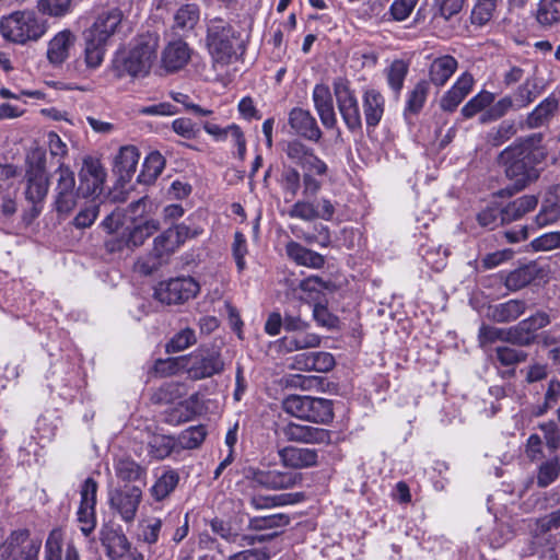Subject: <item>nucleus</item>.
I'll list each match as a JSON object with an SVG mask.
<instances>
[{
    "instance_id": "obj_8",
    "label": "nucleus",
    "mask_w": 560,
    "mask_h": 560,
    "mask_svg": "<svg viewBox=\"0 0 560 560\" xmlns=\"http://www.w3.org/2000/svg\"><path fill=\"white\" fill-rule=\"evenodd\" d=\"M185 358L187 360L186 374L190 380L209 378L224 371V361L220 351L215 348L199 347Z\"/></svg>"
},
{
    "instance_id": "obj_22",
    "label": "nucleus",
    "mask_w": 560,
    "mask_h": 560,
    "mask_svg": "<svg viewBox=\"0 0 560 560\" xmlns=\"http://www.w3.org/2000/svg\"><path fill=\"white\" fill-rule=\"evenodd\" d=\"M77 42L75 34L70 30H62L58 32L49 42L47 46V59L54 66L62 65L71 54Z\"/></svg>"
},
{
    "instance_id": "obj_19",
    "label": "nucleus",
    "mask_w": 560,
    "mask_h": 560,
    "mask_svg": "<svg viewBox=\"0 0 560 560\" xmlns=\"http://www.w3.org/2000/svg\"><path fill=\"white\" fill-rule=\"evenodd\" d=\"M312 98L323 126L327 129L336 128L337 116L329 86L323 83L316 84L313 89Z\"/></svg>"
},
{
    "instance_id": "obj_20",
    "label": "nucleus",
    "mask_w": 560,
    "mask_h": 560,
    "mask_svg": "<svg viewBox=\"0 0 560 560\" xmlns=\"http://www.w3.org/2000/svg\"><path fill=\"white\" fill-rule=\"evenodd\" d=\"M278 456L284 467L296 469L311 468L318 463V453L314 448L284 446L278 450Z\"/></svg>"
},
{
    "instance_id": "obj_34",
    "label": "nucleus",
    "mask_w": 560,
    "mask_h": 560,
    "mask_svg": "<svg viewBox=\"0 0 560 560\" xmlns=\"http://www.w3.org/2000/svg\"><path fill=\"white\" fill-rule=\"evenodd\" d=\"M116 477L124 482H135L147 476V469L129 457H122L115 462Z\"/></svg>"
},
{
    "instance_id": "obj_37",
    "label": "nucleus",
    "mask_w": 560,
    "mask_h": 560,
    "mask_svg": "<svg viewBox=\"0 0 560 560\" xmlns=\"http://www.w3.org/2000/svg\"><path fill=\"white\" fill-rule=\"evenodd\" d=\"M536 20L542 27L560 24V0H539Z\"/></svg>"
},
{
    "instance_id": "obj_44",
    "label": "nucleus",
    "mask_w": 560,
    "mask_h": 560,
    "mask_svg": "<svg viewBox=\"0 0 560 560\" xmlns=\"http://www.w3.org/2000/svg\"><path fill=\"white\" fill-rule=\"evenodd\" d=\"M560 476V460L555 456L546 462H542L537 471V486L546 488L553 483Z\"/></svg>"
},
{
    "instance_id": "obj_9",
    "label": "nucleus",
    "mask_w": 560,
    "mask_h": 560,
    "mask_svg": "<svg viewBox=\"0 0 560 560\" xmlns=\"http://www.w3.org/2000/svg\"><path fill=\"white\" fill-rule=\"evenodd\" d=\"M42 540L28 529L13 530L0 547L1 560H39Z\"/></svg>"
},
{
    "instance_id": "obj_27",
    "label": "nucleus",
    "mask_w": 560,
    "mask_h": 560,
    "mask_svg": "<svg viewBox=\"0 0 560 560\" xmlns=\"http://www.w3.org/2000/svg\"><path fill=\"white\" fill-rule=\"evenodd\" d=\"M305 500L303 492L282 493L277 495H253L249 504L255 510L271 509L276 506L293 505Z\"/></svg>"
},
{
    "instance_id": "obj_46",
    "label": "nucleus",
    "mask_w": 560,
    "mask_h": 560,
    "mask_svg": "<svg viewBox=\"0 0 560 560\" xmlns=\"http://www.w3.org/2000/svg\"><path fill=\"white\" fill-rule=\"evenodd\" d=\"M557 108L555 100H545L527 116L526 122L529 128L542 126Z\"/></svg>"
},
{
    "instance_id": "obj_47",
    "label": "nucleus",
    "mask_w": 560,
    "mask_h": 560,
    "mask_svg": "<svg viewBox=\"0 0 560 560\" xmlns=\"http://www.w3.org/2000/svg\"><path fill=\"white\" fill-rule=\"evenodd\" d=\"M408 73V66L402 60H395L392 62L386 71V80L388 86L393 90L396 95H399L406 75Z\"/></svg>"
},
{
    "instance_id": "obj_57",
    "label": "nucleus",
    "mask_w": 560,
    "mask_h": 560,
    "mask_svg": "<svg viewBox=\"0 0 560 560\" xmlns=\"http://www.w3.org/2000/svg\"><path fill=\"white\" fill-rule=\"evenodd\" d=\"M62 532L60 529H52L45 542L44 559L45 560H61L62 559Z\"/></svg>"
},
{
    "instance_id": "obj_45",
    "label": "nucleus",
    "mask_w": 560,
    "mask_h": 560,
    "mask_svg": "<svg viewBox=\"0 0 560 560\" xmlns=\"http://www.w3.org/2000/svg\"><path fill=\"white\" fill-rule=\"evenodd\" d=\"M510 343L518 347H527L534 343L536 336L525 319L508 328Z\"/></svg>"
},
{
    "instance_id": "obj_63",
    "label": "nucleus",
    "mask_w": 560,
    "mask_h": 560,
    "mask_svg": "<svg viewBox=\"0 0 560 560\" xmlns=\"http://www.w3.org/2000/svg\"><path fill=\"white\" fill-rule=\"evenodd\" d=\"M284 152L292 162L302 167L308 158V154L313 152V149L308 148L300 140H292L288 142Z\"/></svg>"
},
{
    "instance_id": "obj_49",
    "label": "nucleus",
    "mask_w": 560,
    "mask_h": 560,
    "mask_svg": "<svg viewBox=\"0 0 560 560\" xmlns=\"http://www.w3.org/2000/svg\"><path fill=\"white\" fill-rule=\"evenodd\" d=\"M175 447V441L172 436L154 435L149 442V455L158 460H162L171 455Z\"/></svg>"
},
{
    "instance_id": "obj_60",
    "label": "nucleus",
    "mask_w": 560,
    "mask_h": 560,
    "mask_svg": "<svg viewBox=\"0 0 560 560\" xmlns=\"http://www.w3.org/2000/svg\"><path fill=\"white\" fill-rule=\"evenodd\" d=\"M173 236L174 233L172 232V229H168L154 238L153 253L155 256L162 258L164 255H168L179 247L177 241Z\"/></svg>"
},
{
    "instance_id": "obj_58",
    "label": "nucleus",
    "mask_w": 560,
    "mask_h": 560,
    "mask_svg": "<svg viewBox=\"0 0 560 560\" xmlns=\"http://www.w3.org/2000/svg\"><path fill=\"white\" fill-rule=\"evenodd\" d=\"M207 431L203 425L190 427L183 431L179 435V444L183 448L192 450L201 445Z\"/></svg>"
},
{
    "instance_id": "obj_21",
    "label": "nucleus",
    "mask_w": 560,
    "mask_h": 560,
    "mask_svg": "<svg viewBox=\"0 0 560 560\" xmlns=\"http://www.w3.org/2000/svg\"><path fill=\"white\" fill-rule=\"evenodd\" d=\"M191 48L182 38L170 42L161 55L162 67L167 72H176L183 69L191 58Z\"/></svg>"
},
{
    "instance_id": "obj_14",
    "label": "nucleus",
    "mask_w": 560,
    "mask_h": 560,
    "mask_svg": "<svg viewBox=\"0 0 560 560\" xmlns=\"http://www.w3.org/2000/svg\"><path fill=\"white\" fill-rule=\"evenodd\" d=\"M26 199L32 202L31 218L38 217L43 210V201L48 192V177L43 166L38 165L27 171Z\"/></svg>"
},
{
    "instance_id": "obj_16",
    "label": "nucleus",
    "mask_w": 560,
    "mask_h": 560,
    "mask_svg": "<svg viewBox=\"0 0 560 560\" xmlns=\"http://www.w3.org/2000/svg\"><path fill=\"white\" fill-rule=\"evenodd\" d=\"M281 433L287 441L305 444H328L331 439L326 429L294 422L283 425Z\"/></svg>"
},
{
    "instance_id": "obj_6",
    "label": "nucleus",
    "mask_w": 560,
    "mask_h": 560,
    "mask_svg": "<svg viewBox=\"0 0 560 560\" xmlns=\"http://www.w3.org/2000/svg\"><path fill=\"white\" fill-rule=\"evenodd\" d=\"M108 506L114 516L126 525L136 521L143 492L138 486H120L108 490Z\"/></svg>"
},
{
    "instance_id": "obj_28",
    "label": "nucleus",
    "mask_w": 560,
    "mask_h": 560,
    "mask_svg": "<svg viewBox=\"0 0 560 560\" xmlns=\"http://www.w3.org/2000/svg\"><path fill=\"white\" fill-rule=\"evenodd\" d=\"M200 20V8L196 3L182 4L174 13L172 28L183 34L191 32Z\"/></svg>"
},
{
    "instance_id": "obj_7",
    "label": "nucleus",
    "mask_w": 560,
    "mask_h": 560,
    "mask_svg": "<svg viewBox=\"0 0 560 560\" xmlns=\"http://www.w3.org/2000/svg\"><path fill=\"white\" fill-rule=\"evenodd\" d=\"M334 95L336 97L337 107L346 127L351 132L362 130V117L360 113L359 102L351 82L343 77H338L332 82Z\"/></svg>"
},
{
    "instance_id": "obj_43",
    "label": "nucleus",
    "mask_w": 560,
    "mask_h": 560,
    "mask_svg": "<svg viewBox=\"0 0 560 560\" xmlns=\"http://www.w3.org/2000/svg\"><path fill=\"white\" fill-rule=\"evenodd\" d=\"M516 132L517 128L515 121L505 119L489 130L486 140L492 147H500L509 141Z\"/></svg>"
},
{
    "instance_id": "obj_3",
    "label": "nucleus",
    "mask_w": 560,
    "mask_h": 560,
    "mask_svg": "<svg viewBox=\"0 0 560 560\" xmlns=\"http://www.w3.org/2000/svg\"><path fill=\"white\" fill-rule=\"evenodd\" d=\"M159 38L147 34L140 36L129 50L118 51L113 60V69L118 78H144L150 73L156 59Z\"/></svg>"
},
{
    "instance_id": "obj_42",
    "label": "nucleus",
    "mask_w": 560,
    "mask_h": 560,
    "mask_svg": "<svg viewBox=\"0 0 560 560\" xmlns=\"http://www.w3.org/2000/svg\"><path fill=\"white\" fill-rule=\"evenodd\" d=\"M197 335L195 329L185 327L174 334V336L165 345V351L167 353L182 352L197 343Z\"/></svg>"
},
{
    "instance_id": "obj_17",
    "label": "nucleus",
    "mask_w": 560,
    "mask_h": 560,
    "mask_svg": "<svg viewBox=\"0 0 560 560\" xmlns=\"http://www.w3.org/2000/svg\"><path fill=\"white\" fill-rule=\"evenodd\" d=\"M288 122L294 135L308 141L318 142L323 132L310 110L294 107L290 110Z\"/></svg>"
},
{
    "instance_id": "obj_50",
    "label": "nucleus",
    "mask_w": 560,
    "mask_h": 560,
    "mask_svg": "<svg viewBox=\"0 0 560 560\" xmlns=\"http://www.w3.org/2000/svg\"><path fill=\"white\" fill-rule=\"evenodd\" d=\"M72 0H38L37 10L44 15L62 18L71 12Z\"/></svg>"
},
{
    "instance_id": "obj_54",
    "label": "nucleus",
    "mask_w": 560,
    "mask_h": 560,
    "mask_svg": "<svg viewBox=\"0 0 560 560\" xmlns=\"http://www.w3.org/2000/svg\"><path fill=\"white\" fill-rule=\"evenodd\" d=\"M527 352L511 348L508 346H499L495 348V359L503 366H515L527 360Z\"/></svg>"
},
{
    "instance_id": "obj_51",
    "label": "nucleus",
    "mask_w": 560,
    "mask_h": 560,
    "mask_svg": "<svg viewBox=\"0 0 560 560\" xmlns=\"http://www.w3.org/2000/svg\"><path fill=\"white\" fill-rule=\"evenodd\" d=\"M290 517L287 514L278 513L268 516L249 518L248 527L254 530H264L289 525Z\"/></svg>"
},
{
    "instance_id": "obj_33",
    "label": "nucleus",
    "mask_w": 560,
    "mask_h": 560,
    "mask_svg": "<svg viewBox=\"0 0 560 560\" xmlns=\"http://www.w3.org/2000/svg\"><path fill=\"white\" fill-rule=\"evenodd\" d=\"M278 183L283 194L284 201L292 202L296 198L302 185L301 174L296 168L285 166L281 171Z\"/></svg>"
},
{
    "instance_id": "obj_62",
    "label": "nucleus",
    "mask_w": 560,
    "mask_h": 560,
    "mask_svg": "<svg viewBox=\"0 0 560 560\" xmlns=\"http://www.w3.org/2000/svg\"><path fill=\"white\" fill-rule=\"evenodd\" d=\"M308 399L310 396L290 395L282 402L283 410L293 417L304 420Z\"/></svg>"
},
{
    "instance_id": "obj_55",
    "label": "nucleus",
    "mask_w": 560,
    "mask_h": 560,
    "mask_svg": "<svg viewBox=\"0 0 560 560\" xmlns=\"http://www.w3.org/2000/svg\"><path fill=\"white\" fill-rule=\"evenodd\" d=\"M534 280V273L529 267L517 268L505 277L504 284L511 291H517Z\"/></svg>"
},
{
    "instance_id": "obj_26",
    "label": "nucleus",
    "mask_w": 560,
    "mask_h": 560,
    "mask_svg": "<svg viewBox=\"0 0 560 560\" xmlns=\"http://www.w3.org/2000/svg\"><path fill=\"white\" fill-rule=\"evenodd\" d=\"M526 311L523 300H509L489 308L488 316L497 323H510L516 320Z\"/></svg>"
},
{
    "instance_id": "obj_39",
    "label": "nucleus",
    "mask_w": 560,
    "mask_h": 560,
    "mask_svg": "<svg viewBox=\"0 0 560 560\" xmlns=\"http://www.w3.org/2000/svg\"><path fill=\"white\" fill-rule=\"evenodd\" d=\"M429 94V82L421 80L408 93L404 115H417L423 108Z\"/></svg>"
},
{
    "instance_id": "obj_40",
    "label": "nucleus",
    "mask_w": 560,
    "mask_h": 560,
    "mask_svg": "<svg viewBox=\"0 0 560 560\" xmlns=\"http://www.w3.org/2000/svg\"><path fill=\"white\" fill-rule=\"evenodd\" d=\"M159 228V221L154 219H144L139 223L132 224L127 234L132 248L141 246Z\"/></svg>"
},
{
    "instance_id": "obj_31",
    "label": "nucleus",
    "mask_w": 560,
    "mask_h": 560,
    "mask_svg": "<svg viewBox=\"0 0 560 560\" xmlns=\"http://www.w3.org/2000/svg\"><path fill=\"white\" fill-rule=\"evenodd\" d=\"M332 418L334 411L330 400L310 396L304 420L325 424L330 422Z\"/></svg>"
},
{
    "instance_id": "obj_32",
    "label": "nucleus",
    "mask_w": 560,
    "mask_h": 560,
    "mask_svg": "<svg viewBox=\"0 0 560 560\" xmlns=\"http://www.w3.org/2000/svg\"><path fill=\"white\" fill-rule=\"evenodd\" d=\"M281 347L287 352H293L310 348H316L320 345V337L317 334L301 330L280 339Z\"/></svg>"
},
{
    "instance_id": "obj_25",
    "label": "nucleus",
    "mask_w": 560,
    "mask_h": 560,
    "mask_svg": "<svg viewBox=\"0 0 560 560\" xmlns=\"http://www.w3.org/2000/svg\"><path fill=\"white\" fill-rule=\"evenodd\" d=\"M457 60L450 55L435 58L429 68L430 82L438 88L443 86L457 69Z\"/></svg>"
},
{
    "instance_id": "obj_29",
    "label": "nucleus",
    "mask_w": 560,
    "mask_h": 560,
    "mask_svg": "<svg viewBox=\"0 0 560 560\" xmlns=\"http://www.w3.org/2000/svg\"><path fill=\"white\" fill-rule=\"evenodd\" d=\"M140 154L133 145L120 148L115 160V170L121 180H129L136 172Z\"/></svg>"
},
{
    "instance_id": "obj_18",
    "label": "nucleus",
    "mask_w": 560,
    "mask_h": 560,
    "mask_svg": "<svg viewBox=\"0 0 560 560\" xmlns=\"http://www.w3.org/2000/svg\"><path fill=\"white\" fill-rule=\"evenodd\" d=\"M362 109L368 131H374L385 113V97L374 88L364 89L361 96Z\"/></svg>"
},
{
    "instance_id": "obj_36",
    "label": "nucleus",
    "mask_w": 560,
    "mask_h": 560,
    "mask_svg": "<svg viewBox=\"0 0 560 560\" xmlns=\"http://www.w3.org/2000/svg\"><path fill=\"white\" fill-rule=\"evenodd\" d=\"M178 482L179 475L173 469H167L150 488V493L155 501H162L175 490Z\"/></svg>"
},
{
    "instance_id": "obj_48",
    "label": "nucleus",
    "mask_w": 560,
    "mask_h": 560,
    "mask_svg": "<svg viewBox=\"0 0 560 560\" xmlns=\"http://www.w3.org/2000/svg\"><path fill=\"white\" fill-rule=\"evenodd\" d=\"M494 94L489 91H481L469 100L462 108V114L465 118H471L477 113L489 107L494 102Z\"/></svg>"
},
{
    "instance_id": "obj_30",
    "label": "nucleus",
    "mask_w": 560,
    "mask_h": 560,
    "mask_svg": "<svg viewBox=\"0 0 560 560\" xmlns=\"http://www.w3.org/2000/svg\"><path fill=\"white\" fill-rule=\"evenodd\" d=\"M537 202V198L533 195H525L515 199L501 210V223H510L521 219L527 212L533 211Z\"/></svg>"
},
{
    "instance_id": "obj_12",
    "label": "nucleus",
    "mask_w": 560,
    "mask_h": 560,
    "mask_svg": "<svg viewBox=\"0 0 560 560\" xmlns=\"http://www.w3.org/2000/svg\"><path fill=\"white\" fill-rule=\"evenodd\" d=\"M98 485L93 478H88L81 486V501L77 512V521L84 536H89L96 526V494Z\"/></svg>"
},
{
    "instance_id": "obj_61",
    "label": "nucleus",
    "mask_w": 560,
    "mask_h": 560,
    "mask_svg": "<svg viewBox=\"0 0 560 560\" xmlns=\"http://www.w3.org/2000/svg\"><path fill=\"white\" fill-rule=\"evenodd\" d=\"M498 0H478L472 13V22L478 25H483L489 22L497 9Z\"/></svg>"
},
{
    "instance_id": "obj_35",
    "label": "nucleus",
    "mask_w": 560,
    "mask_h": 560,
    "mask_svg": "<svg viewBox=\"0 0 560 560\" xmlns=\"http://www.w3.org/2000/svg\"><path fill=\"white\" fill-rule=\"evenodd\" d=\"M163 522L159 517L149 516L139 521L137 526V540L153 546L158 542Z\"/></svg>"
},
{
    "instance_id": "obj_1",
    "label": "nucleus",
    "mask_w": 560,
    "mask_h": 560,
    "mask_svg": "<svg viewBox=\"0 0 560 560\" xmlns=\"http://www.w3.org/2000/svg\"><path fill=\"white\" fill-rule=\"evenodd\" d=\"M540 135L518 139L499 154V163L504 166L505 174L513 182L515 191L524 189L539 177L536 165L544 159V153L536 148Z\"/></svg>"
},
{
    "instance_id": "obj_38",
    "label": "nucleus",
    "mask_w": 560,
    "mask_h": 560,
    "mask_svg": "<svg viewBox=\"0 0 560 560\" xmlns=\"http://www.w3.org/2000/svg\"><path fill=\"white\" fill-rule=\"evenodd\" d=\"M165 166V160L163 155L158 152H151L144 160L142 171L138 175V182L141 184H152L159 175L162 173Z\"/></svg>"
},
{
    "instance_id": "obj_64",
    "label": "nucleus",
    "mask_w": 560,
    "mask_h": 560,
    "mask_svg": "<svg viewBox=\"0 0 560 560\" xmlns=\"http://www.w3.org/2000/svg\"><path fill=\"white\" fill-rule=\"evenodd\" d=\"M536 535H544L548 532L560 528V508L535 522Z\"/></svg>"
},
{
    "instance_id": "obj_2",
    "label": "nucleus",
    "mask_w": 560,
    "mask_h": 560,
    "mask_svg": "<svg viewBox=\"0 0 560 560\" xmlns=\"http://www.w3.org/2000/svg\"><path fill=\"white\" fill-rule=\"evenodd\" d=\"M205 45L213 63L226 66L237 58L242 48L241 33L223 18L208 19Z\"/></svg>"
},
{
    "instance_id": "obj_56",
    "label": "nucleus",
    "mask_w": 560,
    "mask_h": 560,
    "mask_svg": "<svg viewBox=\"0 0 560 560\" xmlns=\"http://www.w3.org/2000/svg\"><path fill=\"white\" fill-rule=\"evenodd\" d=\"M287 214L291 219H299L302 221L311 222L315 220V203L311 201L310 198H303L295 201L290 209H288Z\"/></svg>"
},
{
    "instance_id": "obj_52",
    "label": "nucleus",
    "mask_w": 560,
    "mask_h": 560,
    "mask_svg": "<svg viewBox=\"0 0 560 560\" xmlns=\"http://www.w3.org/2000/svg\"><path fill=\"white\" fill-rule=\"evenodd\" d=\"M186 362L185 355L159 359L154 364V371L161 376H171L180 372L186 373Z\"/></svg>"
},
{
    "instance_id": "obj_23",
    "label": "nucleus",
    "mask_w": 560,
    "mask_h": 560,
    "mask_svg": "<svg viewBox=\"0 0 560 560\" xmlns=\"http://www.w3.org/2000/svg\"><path fill=\"white\" fill-rule=\"evenodd\" d=\"M102 545L110 560H121L130 549V541L121 529H107L102 533Z\"/></svg>"
},
{
    "instance_id": "obj_4",
    "label": "nucleus",
    "mask_w": 560,
    "mask_h": 560,
    "mask_svg": "<svg viewBox=\"0 0 560 560\" xmlns=\"http://www.w3.org/2000/svg\"><path fill=\"white\" fill-rule=\"evenodd\" d=\"M47 32V23L33 11H16L0 20V33L9 42L25 45L37 42Z\"/></svg>"
},
{
    "instance_id": "obj_13",
    "label": "nucleus",
    "mask_w": 560,
    "mask_h": 560,
    "mask_svg": "<svg viewBox=\"0 0 560 560\" xmlns=\"http://www.w3.org/2000/svg\"><path fill=\"white\" fill-rule=\"evenodd\" d=\"M124 13L118 8H112L100 12L94 22L83 33L98 42L109 43L110 38L119 32Z\"/></svg>"
},
{
    "instance_id": "obj_5",
    "label": "nucleus",
    "mask_w": 560,
    "mask_h": 560,
    "mask_svg": "<svg viewBox=\"0 0 560 560\" xmlns=\"http://www.w3.org/2000/svg\"><path fill=\"white\" fill-rule=\"evenodd\" d=\"M56 179L52 189V211L59 221L67 220L74 211L79 200L73 171L61 163L54 173Z\"/></svg>"
},
{
    "instance_id": "obj_10",
    "label": "nucleus",
    "mask_w": 560,
    "mask_h": 560,
    "mask_svg": "<svg viewBox=\"0 0 560 560\" xmlns=\"http://www.w3.org/2000/svg\"><path fill=\"white\" fill-rule=\"evenodd\" d=\"M200 290L199 283L191 277H179L160 282L154 296L164 304H180L195 298Z\"/></svg>"
},
{
    "instance_id": "obj_24",
    "label": "nucleus",
    "mask_w": 560,
    "mask_h": 560,
    "mask_svg": "<svg viewBox=\"0 0 560 560\" xmlns=\"http://www.w3.org/2000/svg\"><path fill=\"white\" fill-rule=\"evenodd\" d=\"M285 252L289 258L300 266L320 269L325 265V258L323 255L302 246L298 242H289L285 245Z\"/></svg>"
},
{
    "instance_id": "obj_53",
    "label": "nucleus",
    "mask_w": 560,
    "mask_h": 560,
    "mask_svg": "<svg viewBox=\"0 0 560 560\" xmlns=\"http://www.w3.org/2000/svg\"><path fill=\"white\" fill-rule=\"evenodd\" d=\"M515 109V103L511 96H504L492 104L481 116L480 121L486 124L502 118L509 110Z\"/></svg>"
},
{
    "instance_id": "obj_41",
    "label": "nucleus",
    "mask_w": 560,
    "mask_h": 560,
    "mask_svg": "<svg viewBox=\"0 0 560 560\" xmlns=\"http://www.w3.org/2000/svg\"><path fill=\"white\" fill-rule=\"evenodd\" d=\"M84 37V60L90 69L98 68L104 61L107 45L104 42H98L93 37Z\"/></svg>"
},
{
    "instance_id": "obj_59",
    "label": "nucleus",
    "mask_w": 560,
    "mask_h": 560,
    "mask_svg": "<svg viewBox=\"0 0 560 560\" xmlns=\"http://www.w3.org/2000/svg\"><path fill=\"white\" fill-rule=\"evenodd\" d=\"M100 213V205L95 202H90L80 209L77 215L72 220V224L75 229H88L90 228L95 220L97 219Z\"/></svg>"
},
{
    "instance_id": "obj_11",
    "label": "nucleus",
    "mask_w": 560,
    "mask_h": 560,
    "mask_svg": "<svg viewBox=\"0 0 560 560\" xmlns=\"http://www.w3.org/2000/svg\"><path fill=\"white\" fill-rule=\"evenodd\" d=\"M247 478L255 485L273 491L294 489L303 483V475L294 470L249 469Z\"/></svg>"
},
{
    "instance_id": "obj_15",
    "label": "nucleus",
    "mask_w": 560,
    "mask_h": 560,
    "mask_svg": "<svg viewBox=\"0 0 560 560\" xmlns=\"http://www.w3.org/2000/svg\"><path fill=\"white\" fill-rule=\"evenodd\" d=\"M106 172L101 162L94 158H85L79 172L80 187L84 197L100 195L103 190Z\"/></svg>"
}]
</instances>
